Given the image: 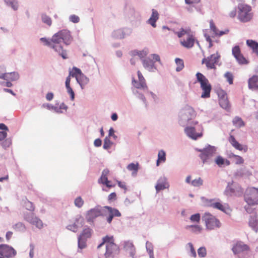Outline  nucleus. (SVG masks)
I'll return each instance as SVG.
<instances>
[{
    "instance_id": "obj_1",
    "label": "nucleus",
    "mask_w": 258,
    "mask_h": 258,
    "mask_svg": "<svg viewBox=\"0 0 258 258\" xmlns=\"http://www.w3.org/2000/svg\"><path fill=\"white\" fill-rule=\"evenodd\" d=\"M40 41L44 45L53 49L63 59L68 58L67 53L66 50L63 49L60 43L62 41L67 45L70 44L72 37L69 31L67 30H61L54 34L50 39L41 38Z\"/></svg>"
},
{
    "instance_id": "obj_2",
    "label": "nucleus",
    "mask_w": 258,
    "mask_h": 258,
    "mask_svg": "<svg viewBox=\"0 0 258 258\" xmlns=\"http://www.w3.org/2000/svg\"><path fill=\"white\" fill-rule=\"evenodd\" d=\"M104 244L105 245L106 250L104 253L105 258L114 257L119 253V248L114 243V239L112 236H106L102 238V242L97 246L100 248Z\"/></svg>"
},
{
    "instance_id": "obj_3",
    "label": "nucleus",
    "mask_w": 258,
    "mask_h": 258,
    "mask_svg": "<svg viewBox=\"0 0 258 258\" xmlns=\"http://www.w3.org/2000/svg\"><path fill=\"white\" fill-rule=\"evenodd\" d=\"M244 200L248 204L245 206V209L247 213L251 212L249 206H254L258 204V188L251 187L248 188L244 196Z\"/></svg>"
},
{
    "instance_id": "obj_4",
    "label": "nucleus",
    "mask_w": 258,
    "mask_h": 258,
    "mask_svg": "<svg viewBox=\"0 0 258 258\" xmlns=\"http://www.w3.org/2000/svg\"><path fill=\"white\" fill-rule=\"evenodd\" d=\"M196 77L197 81L200 83L201 88L203 91L201 97L202 98L210 97L212 87L208 80L203 74L199 72L196 74Z\"/></svg>"
},
{
    "instance_id": "obj_5",
    "label": "nucleus",
    "mask_w": 258,
    "mask_h": 258,
    "mask_svg": "<svg viewBox=\"0 0 258 258\" xmlns=\"http://www.w3.org/2000/svg\"><path fill=\"white\" fill-rule=\"evenodd\" d=\"M238 19L242 22L245 23L250 21L253 17L251 13V8L245 4H240L238 6Z\"/></svg>"
},
{
    "instance_id": "obj_6",
    "label": "nucleus",
    "mask_w": 258,
    "mask_h": 258,
    "mask_svg": "<svg viewBox=\"0 0 258 258\" xmlns=\"http://www.w3.org/2000/svg\"><path fill=\"white\" fill-rule=\"evenodd\" d=\"M196 112L192 107L186 105L182 110L181 118L182 119L186 121L188 124L194 125H198V121L192 120L196 116Z\"/></svg>"
},
{
    "instance_id": "obj_7",
    "label": "nucleus",
    "mask_w": 258,
    "mask_h": 258,
    "mask_svg": "<svg viewBox=\"0 0 258 258\" xmlns=\"http://www.w3.org/2000/svg\"><path fill=\"white\" fill-rule=\"evenodd\" d=\"M206 227L209 230H213L221 226L220 221L210 213H205L203 216Z\"/></svg>"
},
{
    "instance_id": "obj_8",
    "label": "nucleus",
    "mask_w": 258,
    "mask_h": 258,
    "mask_svg": "<svg viewBox=\"0 0 258 258\" xmlns=\"http://www.w3.org/2000/svg\"><path fill=\"white\" fill-rule=\"evenodd\" d=\"M70 75L76 79L82 88L89 82V79L82 73L80 69L76 67H73L72 71L70 72Z\"/></svg>"
},
{
    "instance_id": "obj_9",
    "label": "nucleus",
    "mask_w": 258,
    "mask_h": 258,
    "mask_svg": "<svg viewBox=\"0 0 258 258\" xmlns=\"http://www.w3.org/2000/svg\"><path fill=\"white\" fill-rule=\"evenodd\" d=\"M220 55L218 53H214L202 59V63L205 64L208 69H215V64L219 61Z\"/></svg>"
},
{
    "instance_id": "obj_10",
    "label": "nucleus",
    "mask_w": 258,
    "mask_h": 258,
    "mask_svg": "<svg viewBox=\"0 0 258 258\" xmlns=\"http://www.w3.org/2000/svg\"><path fill=\"white\" fill-rule=\"evenodd\" d=\"M196 126H197L198 131L202 128V126L199 124L196 125L188 124V125L184 128V132L186 135L194 140H197L198 138H200L202 136V133L201 132H196Z\"/></svg>"
},
{
    "instance_id": "obj_11",
    "label": "nucleus",
    "mask_w": 258,
    "mask_h": 258,
    "mask_svg": "<svg viewBox=\"0 0 258 258\" xmlns=\"http://www.w3.org/2000/svg\"><path fill=\"white\" fill-rule=\"evenodd\" d=\"M16 250L6 244L0 245V258L10 257L15 255Z\"/></svg>"
},
{
    "instance_id": "obj_12",
    "label": "nucleus",
    "mask_w": 258,
    "mask_h": 258,
    "mask_svg": "<svg viewBox=\"0 0 258 258\" xmlns=\"http://www.w3.org/2000/svg\"><path fill=\"white\" fill-rule=\"evenodd\" d=\"M138 76L139 79V81L137 82L133 79L132 80V83L135 87L138 89H143L144 90L147 89L148 87L146 83V80L142 75V73L140 71H138Z\"/></svg>"
},
{
    "instance_id": "obj_13",
    "label": "nucleus",
    "mask_w": 258,
    "mask_h": 258,
    "mask_svg": "<svg viewBox=\"0 0 258 258\" xmlns=\"http://www.w3.org/2000/svg\"><path fill=\"white\" fill-rule=\"evenodd\" d=\"M214 148L210 147L203 150L200 155V157L203 161V163L208 162L215 153Z\"/></svg>"
},
{
    "instance_id": "obj_14",
    "label": "nucleus",
    "mask_w": 258,
    "mask_h": 258,
    "mask_svg": "<svg viewBox=\"0 0 258 258\" xmlns=\"http://www.w3.org/2000/svg\"><path fill=\"white\" fill-rule=\"evenodd\" d=\"M101 215L102 213L100 208L99 207H96L87 212L86 218L88 222H92L96 218Z\"/></svg>"
},
{
    "instance_id": "obj_15",
    "label": "nucleus",
    "mask_w": 258,
    "mask_h": 258,
    "mask_svg": "<svg viewBox=\"0 0 258 258\" xmlns=\"http://www.w3.org/2000/svg\"><path fill=\"white\" fill-rule=\"evenodd\" d=\"M25 219L30 224L35 226L39 229L43 227V224L42 221L39 218L35 216L33 214L26 216Z\"/></svg>"
},
{
    "instance_id": "obj_16",
    "label": "nucleus",
    "mask_w": 258,
    "mask_h": 258,
    "mask_svg": "<svg viewBox=\"0 0 258 258\" xmlns=\"http://www.w3.org/2000/svg\"><path fill=\"white\" fill-rule=\"evenodd\" d=\"M229 143L236 150H238L240 151H243L246 152L247 151L248 148L246 145H243L238 143L235 137L230 135L228 139Z\"/></svg>"
},
{
    "instance_id": "obj_17",
    "label": "nucleus",
    "mask_w": 258,
    "mask_h": 258,
    "mask_svg": "<svg viewBox=\"0 0 258 258\" xmlns=\"http://www.w3.org/2000/svg\"><path fill=\"white\" fill-rule=\"evenodd\" d=\"M83 218L82 216H79L75 219L73 224H70L67 226V228L71 231L76 232L77 231L79 228H80L83 226Z\"/></svg>"
},
{
    "instance_id": "obj_18",
    "label": "nucleus",
    "mask_w": 258,
    "mask_h": 258,
    "mask_svg": "<svg viewBox=\"0 0 258 258\" xmlns=\"http://www.w3.org/2000/svg\"><path fill=\"white\" fill-rule=\"evenodd\" d=\"M248 245L242 242H237L232 247V250L235 254L240 253L245 251L249 250Z\"/></svg>"
},
{
    "instance_id": "obj_19",
    "label": "nucleus",
    "mask_w": 258,
    "mask_h": 258,
    "mask_svg": "<svg viewBox=\"0 0 258 258\" xmlns=\"http://www.w3.org/2000/svg\"><path fill=\"white\" fill-rule=\"evenodd\" d=\"M124 249L126 254L132 258H134L136 253V248L133 243L130 242H125L124 245Z\"/></svg>"
},
{
    "instance_id": "obj_20",
    "label": "nucleus",
    "mask_w": 258,
    "mask_h": 258,
    "mask_svg": "<svg viewBox=\"0 0 258 258\" xmlns=\"http://www.w3.org/2000/svg\"><path fill=\"white\" fill-rule=\"evenodd\" d=\"M180 42L182 46L189 48L194 46L195 43V39L192 35L188 34L186 39L181 40Z\"/></svg>"
},
{
    "instance_id": "obj_21",
    "label": "nucleus",
    "mask_w": 258,
    "mask_h": 258,
    "mask_svg": "<svg viewBox=\"0 0 258 258\" xmlns=\"http://www.w3.org/2000/svg\"><path fill=\"white\" fill-rule=\"evenodd\" d=\"M168 186L169 185L166 181V179L164 177H161L158 180L155 188L157 192H158L160 190L168 188Z\"/></svg>"
},
{
    "instance_id": "obj_22",
    "label": "nucleus",
    "mask_w": 258,
    "mask_h": 258,
    "mask_svg": "<svg viewBox=\"0 0 258 258\" xmlns=\"http://www.w3.org/2000/svg\"><path fill=\"white\" fill-rule=\"evenodd\" d=\"M211 206L213 208L218 209L225 213L230 211L229 206L227 204H222L220 202H215L211 204Z\"/></svg>"
},
{
    "instance_id": "obj_23",
    "label": "nucleus",
    "mask_w": 258,
    "mask_h": 258,
    "mask_svg": "<svg viewBox=\"0 0 258 258\" xmlns=\"http://www.w3.org/2000/svg\"><path fill=\"white\" fill-rule=\"evenodd\" d=\"M249 225L252 229L257 231L258 227V216L256 213H253L250 217L249 220Z\"/></svg>"
},
{
    "instance_id": "obj_24",
    "label": "nucleus",
    "mask_w": 258,
    "mask_h": 258,
    "mask_svg": "<svg viewBox=\"0 0 258 258\" xmlns=\"http://www.w3.org/2000/svg\"><path fill=\"white\" fill-rule=\"evenodd\" d=\"M210 27L211 30L213 32V33L215 34V36H221L224 34L228 33L229 32L228 30H226L224 31H219L217 29L213 20H211L210 21Z\"/></svg>"
},
{
    "instance_id": "obj_25",
    "label": "nucleus",
    "mask_w": 258,
    "mask_h": 258,
    "mask_svg": "<svg viewBox=\"0 0 258 258\" xmlns=\"http://www.w3.org/2000/svg\"><path fill=\"white\" fill-rule=\"evenodd\" d=\"M249 89L258 90V76L254 75L248 80Z\"/></svg>"
},
{
    "instance_id": "obj_26",
    "label": "nucleus",
    "mask_w": 258,
    "mask_h": 258,
    "mask_svg": "<svg viewBox=\"0 0 258 258\" xmlns=\"http://www.w3.org/2000/svg\"><path fill=\"white\" fill-rule=\"evenodd\" d=\"M152 11V15L150 18L148 20V23L152 27L155 28L156 27V22L159 19V14L158 12L154 9H153Z\"/></svg>"
},
{
    "instance_id": "obj_27",
    "label": "nucleus",
    "mask_w": 258,
    "mask_h": 258,
    "mask_svg": "<svg viewBox=\"0 0 258 258\" xmlns=\"http://www.w3.org/2000/svg\"><path fill=\"white\" fill-rule=\"evenodd\" d=\"M144 67L149 71H152L154 67V62L150 59H147L143 60Z\"/></svg>"
},
{
    "instance_id": "obj_28",
    "label": "nucleus",
    "mask_w": 258,
    "mask_h": 258,
    "mask_svg": "<svg viewBox=\"0 0 258 258\" xmlns=\"http://www.w3.org/2000/svg\"><path fill=\"white\" fill-rule=\"evenodd\" d=\"M5 77V80L15 81L19 79V74L17 72H12L7 73Z\"/></svg>"
},
{
    "instance_id": "obj_29",
    "label": "nucleus",
    "mask_w": 258,
    "mask_h": 258,
    "mask_svg": "<svg viewBox=\"0 0 258 258\" xmlns=\"http://www.w3.org/2000/svg\"><path fill=\"white\" fill-rule=\"evenodd\" d=\"M132 55L135 57L138 56L140 58L142 59L144 58L148 54L147 49H144L142 51L134 50L131 52Z\"/></svg>"
},
{
    "instance_id": "obj_30",
    "label": "nucleus",
    "mask_w": 258,
    "mask_h": 258,
    "mask_svg": "<svg viewBox=\"0 0 258 258\" xmlns=\"http://www.w3.org/2000/svg\"><path fill=\"white\" fill-rule=\"evenodd\" d=\"M219 104L222 108L226 110H228L230 109V105L228 99V97L219 99Z\"/></svg>"
},
{
    "instance_id": "obj_31",
    "label": "nucleus",
    "mask_w": 258,
    "mask_h": 258,
    "mask_svg": "<svg viewBox=\"0 0 258 258\" xmlns=\"http://www.w3.org/2000/svg\"><path fill=\"white\" fill-rule=\"evenodd\" d=\"M24 207L28 210L33 212L35 210V206L33 203L28 201L26 198L23 200Z\"/></svg>"
},
{
    "instance_id": "obj_32",
    "label": "nucleus",
    "mask_w": 258,
    "mask_h": 258,
    "mask_svg": "<svg viewBox=\"0 0 258 258\" xmlns=\"http://www.w3.org/2000/svg\"><path fill=\"white\" fill-rule=\"evenodd\" d=\"M166 161V154L163 150H160L158 152V160L157 161V166H159L160 163L164 162Z\"/></svg>"
},
{
    "instance_id": "obj_33",
    "label": "nucleus",
    "mask_w": 258,
    "mask_h": 258,
    "mask_svg": "<svg viewBox=\"0 0 258 258\" xmlns=\"http://www.w3.org/2000/svg\"><path fill=\"white\" fill-rule=\"evenodd\" d=\"M109 171L107 169L103 170L102 175L99 180V182L104 184L108 180L107 175L109 174Z\"/></svg>"
},
{
    "instance_id": "obj_34",
    "label": "nucleus",
    "mask_w": 258,
    "mask_h": 258,
    "mask_svg": "<svg viewBox=\"0 0 258 258\" xmlns=\"http://www.w3.org/2000/svg\"><path fill=\"white\" fill-rule=\"evenodd\" d=\"M91 236V229L89 228H86L83 229L82 233L79 238L87 239Z\"/></svg>"
},
{
    "instance_id": "obj_35",
    "label": "nucleus",
    "mask_w": 258,
    "mask_h": 258,
    "mask_svg": "<svg viewBox=\"0 0 258 258\" xmlns=\"http://www.w3.org/2000/svg\"><path fill=\"white\" fill-rule=\"evenodd\" d=\"M232 122L233 125L236 127L239 128L244 125V123L242 119L237 116L234 118Z\"/></svg>"
},
{
    "instance_id": "obj_36",
    "label": "nucleus",
    "mask_w": 258,
    "mask_h": 258,
    "mask_svg": "<svg viewBox=\"0 0 258 258\" xmlns=\"http://www.w3.org/2000/svg\"><path fill=\"white\" fill-rule=\"evenodd\" d=\"M186 229H190L194 233H200L202 231V227L198 225H188L186 227Z\"/></svg>"
},
{
    "instance_id": "obj_37",
    "label": "nucleus",
    "mask_w": 258,
    "mask_h": 258,
    "mask_svg": "<svg viewBox=\"0 0 258 258\" xmlns=\"http://www.w3.org/2000/svg\"><path fill=\"white\" fill-rule=\"evenodd\" d=\"M175 61L177 66L176 71L177 72H180L184 68V67L183 60L179 58H176Z\"/></svg>"
},
{
    "instance_id": "obj_38",
    "label": "nucleus",
    "mask_w": 258,
    "mask_h": 258,
    "mask_svg": "<svg viewBox=\"0 0 258 258\" xmlns=\"http://www.w3.org/2000/svg\"><path fill=\"white\" fill-rule=\"evenodd\" d=\"M104 208L108 210L109 214H111L114 217H120L121 216L120 213L116 209L112 208L109 206H105Z\"/></svg>"
},
{
    "instance_id": "obj_39",
    "label": "nucleus",
    "mask_w": 258,
    "mask_h": 258,
    "mask_svg": "<svg viewBox=\"0 0 258 258\" xmlns=\"http://www.w3.org/2000/svg\"><path fill=\"white\" fill-rule=\"evenodd\" d=\"M229 157L234 158V161L236 164H242L244 163L243 159L240 156L231 154L230 155Z\"/></svg>"
},
{
    "instance_id": "obj_40",
    "label": "nucleus",
    "mask_w": 258,
    "mask_h": 258,
    "mask_svg": "<svg viewBox=\"0 0 258 258\" xmlns=\"http://www.w3.org/2000/svg\"><path fill=\"white\" fill-rule=\"evenodd\" d=\"M235 58L239 64H246L248 63V61L243 56L242 53Z\"/></svg>"
},
{
    "instance_id": "obj_41",
    "label": "nucleus",
    "mask_w": 258,
    "mask_h": 258,
    "mask_svg": "<svg viewBox=\"0 0 258 258\" xmlns=\"http://www.w3.org/2000/svg\"><path fill=\"white\" fill-rule=\"evenodd\" d=\"M203 184V180L201 178L195 179L191 181V184L195 187H199L202 185Z\"/></svg>"
},
{
    "instance_id": "obj_42",
    "label": "nucleus",
    "mask_w": 258,
    "mask_h": 258,
    "mask_svg": "<svg viewBox=\"0 0 258 258\" xmlns=\"http://www.w3.org/2000/svg\"><path fill=\"white\" fill-rule=\"evenodd\" d=\"M42 21L44 23H45L48 26H50L52 24V21L51 18L47 16L46 14H42L41 15Z\"/></svg>"
},
{
    "instance_id": "obj_43",
    "label": "nucleus",
    "mask_w": 258,
    "mask_h": 258,
    "mask_svg": "<svg viewBox=\"0 0 258 258\" xmlns=\"http://www.w3.org/2000/svg\"><path fill=\"white\" fill-rule=\"evenodd\" d=\"M246 44L253 51L258 47V43L252 40H247Z\"/></svg>"
},
{
    "instance_id": "obj_44",
    "label": "nucleus",
    "mask_w": 258,
    "mask_h": 258,
    "mask_svg": "<svg viewBox=\"0 0 258 258\" xmlns=\"http://www.w3.org/2000/svg\"><path fill=\"white\" fill-rule=\"evenodd\" d=\"M84 202L81 197H77L74 201L75 205L79 208H81L84 205Z\"/></svg>"
},
{
    "instance_id": "obj_45",
    "label": "nucleus",
    "mask_w": 258,
    "mask_h": 258,
    "mask_svg": "<svg viewBox=\"0 0 258 258\" xmlns=\"http://www.w3.org/2000/svg\"><path fill=\"white\" fill-rule=\"evenodd\" d=\"M127 169L130 171H133L137 172L139 169V164L138 163L136 164L133 163H131L127 166Z\"/></svg>"
},
{
    "instance_id": "obj_46",
    "label": "nucleus",
    "mask_w": 258,
    "mask_h": 258,
    "mask_svg": "<svg viewBox=\"0 0 258 258\" xmlns=\"http://www.w3.org/2000/svg\"><path fill=\"white\" fill-rule=\"evenodd\" d=\"M112 143L110 141L109 138L106 137L104 141L103 148L105 149H110Z\"/></svg>"
},
{
    "instance_id": "obj_47",
    "label": "nucleus",
    "mask_w": 258,
    "mask_h": 258,
    "mask_svg": "<svg viewBox=\"0 0 258 258\" xmlns=\"http://www.w3.org/2000/svg\"><path fill=\"white\" fill-rule=\"evenodd\" d=\"M201 219L200 214L199 213L192 215L190 217V220L194 223H199Z\"/></svg>"
},
{
    "instance_id": "obj_48",
    "label": "nucleus",
    "mask_w": 258,
    "mask_h": 258,
    "mask_svg": "<svg viewBox=\"0 0 258 258\" xmlns=\"http://www.w3.org/2000/svg\"><path fill=\"white\" fill-rule=\"evenodd\" d=\"M232 54L234 57H237L238 55H239L241 54L240 49L239 46H235L233 47L232 50Z\"/></svg>"
},
{
    "instance_id": "obj_49",
    "label": "nucleus",
    "mask_w": 258,
    "mask_h": 258,
    "mask_svg": "<svg viewBox=\"0 0 258 258\" xmlns=\"http://www.w3.org/2000/svg\"><path fill=\"white\" fill-rule=\"evenodd\" d=\"M5 2L11 5L14 10H17L18 8L17 2L15 0H5Z\"/></svg>"
},
{
    "instance_id": "obj_50",
    "label": "nucleus",
    "mask_w": 258,
    "mask_h": 258,
    "mask_svg": "<svg viewBox=\"0 0 258 258\" xmlns=\"http://www.w3.org/2000/svg\"><path fill=\"white\" fill-rule=\"evenodd\" d=\"M198 253L200 257H205L207 254V251L206 248L204 247H201L199 248L198 250Z\"/></svg>"
},
{
    "instance_id": "obj_51",
    "label": "nucleus",
    "mask_w": 258,
    "mask_h": 258,
    "mask_svg": "<svg viewBox=\"0 0 258 258\" xmlns=\"http://www.w3.org/2000/svg\"><path fill=\"white\" fill-rule=\"evenodd\" d=\"M217 94L219 99H223L227 97V93L224 90L219 89L217 90Z\"/></svg>"
},
{
    "instance_id": "obj_52",
    "label": "nucleus",
    "mask_w": 258,
    "mask_h": 258,
    "mask_svg": "<svg viewBox=\"0 0 258 258\" xmlns=\"http://www.w3.org/2000/svg\"><path fill=\"white\" fill-rule=\"evenodd\" d=\"M146 248L149 255L154 254L153 247L151 243L149 242H146Z\"/></svg>"
},
{
    "instance_id": "obj_53",
    "label": "nucleus",
    "mask_w": 258,
    "mask_h": 258,
    "mask_svg": "<svg viewBox=\"0 0 258 258\" xmlns=\"http://www.w3.org/2000/svg\"><path fill=\"white\" fill-rule=\"evenodd\" d=\"M225 77L230 84H233V76L232 73L230 72H227L225 74Z\"/></svg>"
},
{
    "instance_id": "obj_54",
    "label": "nucleus",
    "mask_w": 258,
    "mask_h": 258,
    "mask_svg": "<svg viewBox=\"0 0 258 258\" xmlns=\"http://www.w3.org/2000/svg\"><path fill=\"white\" fill-rule=\"evenodd\" d=\"M216 163L220 167L225 164V159L221 156H218L215 160Z\"/></svg>"
},
{
    "instance_id": "obj_55",
    "label": "nucleus",
    "mask_w": 258,
    "mask_h": 258,
    "mask_svg": "<svg viewBox=\"0 0 258 258\" xmlns=\"http://www.w3.org/2000/svg\"><path fill=\"white\" fill-rule=\"evenodd\" d=\"M85 238H78V246L81 249L86 246V242Z\"/></svg>"
},
{
    "instance_id": "obj_56",
    "label": "nucleus",
    "mask_w": 258,
    "mask_h": 258,
    "mask_svg": "<svg viewBox=\"0 0 258 258\" xmlns=\"http://www.w3.org/2000/svg\"><path fill=\"white\" fill-rule=\"evenodd\" d=\"M69 20H70V21L76 23L79 22L80 18L78 16H76L75 15H72L70 16Z\"/></svg>"
},
{
    "instance_id": "obj_57",
    "label": "nucleus",
    "mask_w": 258,
    "mask_h": 258,
    "mask_svg": "<svg viewBox=\"0 0 258 258\" xmlns=\"http://www.w3.org/2000/svg\"><path fill=\"white\" fill-rule=\"evenodd\" d=\"M188 245L190 248L191 255L194 257H196V255H197L196 251L194 249L192 244L191 243H188Z\"/></svg>"
},
{
    "instance_id": "obj_58",
    "label": "nucleus",
    "mask_w": 258,
    "mask_h": 258,
    "mask_svg": "<svg viewBox=\"0 0 258 258\" xmlns=\"http://www.w3.org/2000/svg\"><path fill=\"white\" fill-rule=\"evenodd\" d=\"M175 34L177 35V36L179 38L181 37L183 35L186 34H188L187 31L184 30L183 29H181L180 31L175 32Z\"/></svg>"
},
{
    "instance_id": "obj_59",
    "label": "nucleus",
    "mask_w": 258,
    "mask_h": 258,
    "mask_svg": "<svg viewBox=\"0 0 258 258\" xmlns=\"http://www.w3.org/2000/svg\"><path fill=\"white\" fill-rule=\"evenodd\" d=\"M67 109H68L67 106L64 103H62L60 105L59 109H58L56 108V110H55V111L58 112H62V110L66 111Z\"/></svg>"
},
{
    "instance_id": "obj_60",
    "label": "nucleus",
    "mask_w": 258,
    "mask_h": 258,
    "mask_svg": "<svg viewBox=\"0 0 258 258\" xmlns=\"http://www.w3.org/2000/svg\"><path fill=\"white\" fill-rule=\"evenodd\" d=\"M67 89L68 93L69 94H70V95H71V99L72 100H73L74 99V98H75V93H74L73 89H72L71 87L67 88Z\"/></svg>"
},
{
    "instance_id": "obj_61",
    "label": "nucleus",
    "mask_w": 258,
    "mask_h": 258,
    "mask_svg": "<svg viewBox=\"0 0 258 258\" xmlns=\"http://www.w3.org/2000/svg\"><path fill=\"white\" fill-rule=\"evenodd\" d=\"M236 14H237L236 10V9H234L233 10H232L231 12H229V13L228 14V16L229 17H230L231 18H233L236 16Z\"/></svg>"
},
{
    "instance_id": "obj_62",
    "label": "nucleus",
    "mask_w": 258,
    "mask_h": 258,
    "mask_svg": "<svg viewBox=\"0 0 258 258\" xmlns=\"http://www.w3.org/2000/svg\"><path fill=\"white\" fill-rule=\"evenodd\" d=\"M116 195L115 192L111 193L108 197V201L115 200L116 199Z\"/></svg>"
},
{
    "instance_id": "obj_63",
    "label": "nucleus",
    "mask_w": 258,
    "mask_h": 258,
    "mask_svg": "<svg viewBox=\"0 0 258 258\" xmlns=\"http://www.w3.org/2000/svg\"><path fill=\"white\" fill-rule=\"evenodd\" d=\"M71 75L70 74L69 76L67 78L66 81V87L67 88H70V82H71Z\"/></svg>"
},
{
    "instance_id": "obj_64",
    "label": "nucleus",
    "mask_w": 258,
    "mask_h": 258,
    "mask_svg": "<svg viewBox=\"0 0 258 258\" xmlns=\"http://www.w3.org/2000/svg\"><path fill=\"white\" fill-rule=\"evenodd\" d=\"M94 144L96 147H100L102 144V141L100 139H97L94 141Z\"/></svg>"
}]
</instances>
